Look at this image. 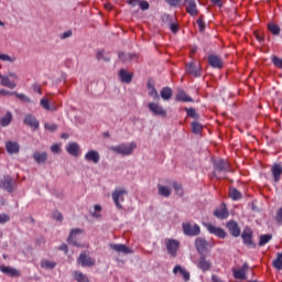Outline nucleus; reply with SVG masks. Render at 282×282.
<instances>
[{"label":"nucleus","instance_id":"09e8293b","mask_svg":"<svg viewBox=\"0 0 282 282\" xmlns=\"http://www.w3.org/2000/svg\"><path fill=\"white\" fill-rule=\"evenodd\" d=\"M0 61H3L4 63H14V61H17V58L11 57L8 54H1L0 53Z\"/></svg>","mask_w":282,"mask_h":282},{"label":"nucleus","instance_id":"e2e57ef3","mask_svg":"<svg viewBox=\"0 0 282 282\" xmlns=\"http://www.w3.org/2000/svg\"><path fill=\"white\" fill-rule=\"evenodd\" d=\"M275 219L279 224H282V207L278 210Z\"/></svg>","mask_w":282,"mask_h":282},{"label":"nucleus","instance_id":"bb28decb","mask_svg":"<svg viewBox=\"0 0 282 282\" xmlns=\"http://www.w3.org/2000/svg\"><path fill=\"white\" fill-rule=\"evenodd\" d=\"M119 78H121V83H126L127 85H129V83L133 80V74H130L126 69H121L119 72Z\"/></svg>","mask_w":282,"mask_h":282},{"label":"nucleus","instance_id":"3c124183","mask_svg":"<svg viewBox=\"0 0 282 282\" xmlns=\"http://www.w3.org/2000/svg\"><path fill=\"white\" fill-rule=\"evenodd\" d=\"M272 63L275 65L279 69H282V58L278 57L276 55H273Z\"/></svg>","mask_w":282,"mask_h":282},{"label":"nucleus","instance_id":"49530a36","mask_svg":"<svg viewBox=\"0 0 282 282\" xmlns=\"http://www.w3.org/2000/svg\"><path fill=\"white\" fill-rule=\"evenodd\" d=\"M185 111L189 118L194 120H199V113L195 110V108H185Z\"/></svg>","mask_w":282,"mask_h":282},{"label":"nucleus","instance_id":"f257e3e1","mask_svg":"<svg viewBox=\"0 0 282 282\" xmlns=\"http://www.w3.org/2000/svg\"><path fill=\"white\" fill-rule=\"evenodd\" d=\"M138 145L135 143H121L119 145H111L109 148V151H112V153H117V155H132L133 151H135V148Z\"/></svg>","mask_w":282,"mask_h":282},{"label":"nucleus","instance_id":"37998d69","mask_svg":"<svg viewBox=\"0 0 282 282\" xmlns=\"http://www.w3.org/2000/svg\"><path fill=\"white\" fill-rule=\"evenodd\" d=\"M96 56L98 61H105L106 63L111 61V56H109V54H105V51H98Z\"/></svg>","mask_w":282,"mask_h":282},{"label":"nucleus","instance_id":"b1692460","mask_svg":"<svg viewBox=\"0 0 282 282\" xmlns=\"http://www.w3.org/2000/svg\"><path fill=\"white\" fill-rule=\"evenodd\" d=\"M241 238L243 243H246L248 248H257V245H254V242L252 241V231H245L241 235Z\"/></svg>","mask_w":282,"mask_h":282},{"label":"nucleus","instance_id":"4be33fe9","mask_svg":"<svg viewBox=\"0 0 282 282\" xmlns=\"http://www.w3.org/2000/svg\"><path fill=\"white\" fill-rule=\"evenodd\" d=\"M175 100L177 102H194V100L191 98V96H188L186 94V91L178 89L176 96H175Z\"/></svg>","mask_w":282,"mask_h":282},{"label":"nucleus","instance_id":"de8ad7c7","mask_svg":"<svg viewBox=\"0 0 282 282\" xmlns=\"http://www.w3.org/2000/svg\"><path fill=\"white\" fill-rule=\"evenodd\" d=\"M40 105L46 111H54V108H52V106H50V100L47 98H42L40 101Z\"/></svg>","mask_w":282,"mask_h":282},{"label":"nucleus","instance_id":"c85d7f7f","mask_svg":"<svg viewBox=\"0 0 282 282\" xmlns=\"http://www.w3.org/2000/svg\"><path fill=\"white\" fill-rule=\"evenodd\" d=\"M33 159L37 164H45L47 162V153L45 152H34Z\"/></svg>","mask_w":282,"mask_h":282},{"label":"nucleus","instance_id":"bf43d9fd","mask_svg":"<svg viewBox=\"0 0 282 282\" xmlns=\"http://www.w3.org/2000/svg\"><path fill=\"white\" fill-rule=\"evenodd\" d=\"M52 153H59L61 152V144L55 143L51 147Z\"/></svg>","mask_w":282,"mask_h":282},{"label":"nucleus","instance_id":"393cba45","mask_svg":"<svg viewBox=\"0 0 282 282\" xmlns=\"http://www.w3.org/2000/svg\"><path fill=\"white\" fill-rule=\"evenodd\" d=\"M227 228L232 237H239V235H241V229H239V225H237L235 221H228Z\"/></svg>","mask_w":282,"mask_h":282},{"label":"nucleus","instance_id":"1a4fd4ad","mask_svg":"<svg viewBox=\"0 0 282 282\" xmlns=\"http://www.w3.org/2000/svg\"><path fill=\"white\" fill-rule=\"evenodd\" d=\"M148 109L154 115V116H161L162 118H166V111L160 104L155 102H149Z\"/></svg>","mask_w":282,"mask_h":282},{"label":"nucleus","instance_id":"f704fd0d","mask_svg":"<svg viewBox=\"0 0 282 282\" xmlns=\"http://www.w3.org/2000/svg\"><path fill=\"white\" fill-rule=\"evenodd\" d=\"M148 94L153 98V100H158L160 98V94H158V89H155V86L153 84L148 83Z\"/></svg>","mask_w":282,"mask_h":282},{"label":"nucleus","instance_id":"a878e982","mask_svg":"<svg viewBox=\"0 0 282 282\" xmlns=\"http://www.w3.org/2000/svg\"><path fill=\"white\" fill-rule=\"evenodd\" d=\"M229 213L228 209H226V205L223 204V206L214 212V217H217L218 219H227Z\"/></svg>","mask_w":282,"mask_h":282},{"label":"nucleus","instance_id":"20e7f679","mask_svg":"<svg viewBox=\"0 0 282 282\" xmlns=\"http://www.w3.org/2000/svg\"><path fill=\"white\" fill-rule=\"evenodd\" d=\"M124 195H127V189H115L112 192V200L115 203V206L119 209L122 210V204L121 202H124Z\"/></svg>","mask_w":282,"mask_h":282},{"label":"nucleus","instance_id":"58836bf2","mask_svg":"<svg viewBox=\"0 0 282 282\" xmlns=\"http://www.w3.org/2000/svg\"><path fill=\"white\" fill-rule=\"evenodd\" d=\"M272 265L275 268V270H282V252L276 253V259L272 261Z\"/></svg>","mask_w":282,"mask_h":282},{"label":"nucleus","instance_id":"8fccbe9b","mask_svg":"<svg viewBox=\"0 0 282 282\" xmlns=\"http://www.w3.org/2000/svg\"><path fill=\"white\" fill-rule=\"evenodd\" d=\"M199 32H204L206 30V24L204 23V15H200L196 21Z\"/></svg>","mask_w":282,"mask_h":282},{"label":"nucleus","instance_id":"6e6d98bb","mask_svg":"<svg viewBox=\"0 0 282 282\" xmlns=\"http://www.w3.org/2000/svg\"><path fill=\"white\" fill-rule=\"evenodd\" d=\"M173 188L177 193V195H180V196L183 195L182 185H180L178 183H173Z\"/></svg>","mask_w":282,"mask_h":282},{"label":"nucleus","instance_id":"2f4dec72","mask_svg":"<svg viewBox=\"0 0 282 282\" xmlns=\"http://www.w3.org/2000/svg\"><path fill=\"white\" fill-rule=\"evenodd\" d=\"M1 186L8 193H12V177L4 176L3 180L1 181Z\"/></svg>","mask_w":282,"mask_h":282},{"label":"nucleus","instance_id":"f3484780","mask_svg":"<svg viewBox=\"0 0 282 282\" xmlns=\"http://www.w3.org/2000/svg\"><path fill=\"white\" fill-rule=\"evenodd\" d=\"M78 235H83V229L80 228L72 229L68 236V243H72L73 246H80L78 245V239H76Z\"/></svg>","mask_w":282,"mask_h":282},{"label":"nucleus","instance_id":"ddd939ff","mask_svg":"<svg viewBox=\"0 0 282 282\" xmlns=\"http://www.w3.org/2000/svg\"><path fill=\"white\" fill-rule=\"evenodd\" d=\"M186 73L192 74V76H195L196 78L202 76V68L197 64L188 63L185 66Z\"/></svg>","mask_w":282,"mask_h":282},{"label":"nucleus","instance_id":"864d4df0","mask_svg":"<svg viewBox=\"0 0 282 282\" xmlns=\"http://www.w3.org/2000/svg\"><path fill=\"white\" fill-rule=\"evenodd\" d=\"M172 8H177L182 3V0H165Z\"/></svg>","mask_w":282,"mask_h":282},{"label":"nucleus","instance_id":"13d9d810","mask_svg":"<svg viewBox=\"0 0 282 282\" xmlns=\"http://www.w3.org/2000/svg\"><path fill=\"white\" fill-rule=\"evenodd\" d=\"M139 6L141 10H149V3L145 0H139Z\"/></svg>","mask_w":282,"mask_h":282},{"label":"nucleus","instance_id":"ea45409f","mask_svg":"<svg viewBox=\"0 0 282 282\" xmlns=\"http://www.w3.org/2000/svg\"><path fill=\"white\" fill-rule=\"evenodd\" d=\"M12 122V112H7L4 117L0 119L1 127H8Z\"/></svg>","mask_w":282,"mask_h":282},{"label":"nucleus","instance_id":"473e14b6","mask_svg":"<svg viewBox=\"0 0 282 282\" xmlns=\"http://www.w3.org/2000/svg\"><path fill=\"white\" fill-rule=\"evenodd\" d=\"M158 191H159V195L161 197H171V193H173L171 187L164 186V185H160V184L158 185Z\"/></svg>","mask_w":282,"mask_h":282},{"label":"nucleus","instance_id":"680f3d73","mask_svg":"<svg viewBox=\"0 0 282 282\" xmlns=\"http://www.w3.org/2000/svg\"><path fill=\"white\" fill-rule=\"evenodd\" d=\"M102 210V207L100 205H95V212L93 213V217H100V215L96 213H100Z\"/></svg>","mask_w":282,"mask_h":282},{"label":"nucleus","instance_id":"a18cd8bd","mask_svg":"<svg viewBox=\"0 0 282 282\" xmlns=\"http://www.w3.org/2000/svg\"><path fill=\"white\" fill-rule=\"evenodd\" d=\"M192 131L193 133H202V131H204V126H202V123L197 122V121H193L192 122Z\"/></svg>","mask_w":282,"mask_h":282},{"label":"nucleus","instance_id":"dca6fc26","mask_svg":"<svg viewBox=\"0 0 282 282\" xmlns=\"http://www.w3.org/2000/svg\"><path fill=\"white\" fill-rule=\"evenodd\" d=\"M230 171V163L221 160L215 163L216 173H228Z\"/></svg>","mask_w":282,"mask_h":282},{"label":"nucleus","instance_id":"6ab92c4d","mask_svg":"<svg viewBox=\"0 0 282 282\" xmlns=\"http://www.w3.org/2000/svg\"><path fill=\"white\" fill-rule=\"evenodd\" d=\"M66 151L69 155H73V158H78V155H80V145L76 142L69 143Z\"/></svg>","mask_w":282,"mask_h":282},{"label":"nucleus","instance_id":"a211bd4d","mask_svg":"<svg viewBox=\"0 0 282 282\" xmlns=\"http://www.w3.org/2000/svg\"><path fill=\"white\" fill-rule=\"evenodd\" d=\"M250 267L248 263H245L241 269L234 270V276L235 279H239L240 281H246V272H248V269Z\"/></svg>","mask_w":282,"mask_h":282},{"label":"nucleus","instance_id":"79ce46f5","mask_svg":"<svg viewBox=\"0 0 282 282\" xmlns=\"http://www.w3.org/2000/svg\"><path fill=\"white\" fill-rule=\"evenodd\" d=\"M271 240H272V235H270V234L261 235L258 246L261 248V247L265 246V243L270 242Z\"/></svg>","mask_w":282,"mask_h":282},{"label":"nucleus","instance_id":"aec40b11","mask_svg":"<svg viewBox=\"0 0 282 282\" xmlns=\"http://www.w3.org/2000/svg\"><path fill=\"white\" fill-rule=\"evenodd\" d=\"M0 272L3 274H7L8 276H20L21 273L19 270L12 268V267H6L3 264L0 265Z\"/></svg>","mask_w":282,"mask_h":282},{"label":"nucleus","instance_id":"c756f323","mask_svg":"<svg viewBox=\"0 0 282 282\" xmlns=\"http://www.w3.org/2000/svg\"><path fill=\"white\" fill-rule=\"evenodd\" d=\"M119 58L120 61H122V63H129V61H135V58H138V55L133 53L119 52Z\"/></svg>","mask_w":282,"mask_h":282},{"label":"nucleus","instance_id":"2eb2a0df","mask_svg":"<svg viewBox=\"0 0 282 282\" xmlns=\"http://www.w3.org/2000/svg\"><path fill=\"white\" fill-rule=\"evenodd\" d=\"M208 63L210 67H215L216 69H221V67H224V62L221 61V57L217 55H209Z\"/></svg>","mask_w":282,"mask_h":282},{"label":"nucleus","instance_id":"e433bc0d","mask_svg":"<svg viewBox=\"0 0 282 282\" xmlns=\"http://www.w3.org/2000/svg\"><path fill=\"white\" fill-rule=\"evenodd\" d=\"M229 197L234 199V202H237L241 199L242 195L241 192H239L237 188L232 187L229 189Z\"/></svg>","mask_w":282,"mask_h":282},{"label":"nucleus","instance_id":"c9c22d12","mask_svg":"<svg viewBox=\"0 0 282 282\" xmlns=\"http://www.w3.org/2000/svg\"><path fill=\"white\" fill-rule=\"evenodd\" d=\"M172 97H173V89H171L170 87H164L161 90V98L163 100H171Z\"/></svg>","mask_w":282,"mask_h":282},{"label":"nucleus","instance_id":"4c0bfd02","mask_svg":"<svg viewBox=\"0 0 282 282\" xmlns=\"http://www.w3.org/2000/svg\"><path fill=\"white\" fill-rule=\"evenodd\" d=\"M268 30L271 32V34H274V36H279V34H281V28L275 23H269Z\"/></svg>","mask_w":282,"mask_h":282},{"label":"nucleus","instance_id":"39448f33","mask_svg":"<svg viewBox=\"0 0 282 282\" xmlns=\"http://www.w3.org/2000/svg\"><path fill=\"white\" fill-rule=\"evenodd\" d=\"M204 226L210 235H215L216 237H219V239H226V230L221 227H217L210 223H204Z\"/></svg>","mask_w":282,"mask_h":282},{"label":"nucleus","instance_id":"9d476101","mask_svg":"<svg viewBox=\"0 0 282 282\" xmlns=\"http://www.w3.org/2000/svg\"><path fill=\"white\" fill-rule=\"evenodd\" d=\"M195 248L198 254H204V252L208 250V241H206V238H202V237L196 238Z\"/></svg>","mask_w":282,"mask_h":282},{"label":"nucleus","instance_id":"cd10ccee","mask_svg":"<svg viewBox=\"0 0 282 282\" xmlns=\"http://www.w3.org/2000/svg\"><path fill=\"white\" fill-rule=\"evenodd\" d=\"M0 85H2L3 87H8L9 89H14L17 87V84L10 80V77L6 75H0Z\"/></svg>","mask_w":282,"mask_h":282},{"label":"nucleus","instance_id":"774afa93","mask_svg":"<svg viewBox=\"0 0 282 282\" xmlns=\"http://www.w3.org/2000/svg\"><path fill=\"white\" fill-rule=\"evenodd\" d=\"M212 281H213V282H224V281H221V279H219V276H217V275H212Z\"/></svg>","mask_w":282,"mask_h":282},{"label":"nucleus","instance_id":"4468645a","mask_svg":"<svg viewBox=\"0 0 282 282\" xmlns=\"http://www.w3.org/2000/svg\"><path fill=\"white\" fill-rule=\"evenodd\" d=\"M86 162H93V164H98L100 162V153L96 150H90L85 154Z\"/></svg>","mask_w":282,"mask_h":282},{"label":"nucleus","instance_id":"5fc2aeb1","mask_svg":"<svg viewBox=\"0 0 282 282\" xmlns=\"http://www.w3.org/2000/svg\"><path fill=\"white\" fill-rule=\"evenodd\" d=\"M44 127L45 129H47V131H56V129H58V126H56V123H45Z\"/></svg>","mask_w":282,"mask_h":282},{"label":"nucleus","instance_id":"9b49d317","mask_svg":"<svg viewBox=\"0 0 282 282\" xmlns=\"http://www.w3.org/2000/svg\"><path fill=\"white\" fill-rule=\"evenodd\" d=\"M271 173H272L273 182H275V184L281 182V177H282V165H281V163H274L271 166Z\"/></svg>","mask_w":282,"mask_h":282},{"label":"nucleus","instance_id":"6e6552de","mask_svg":"<svg viewBox=\"0 0 282 282\" xmlns=\"http://www.w3.org/2000/svg\"><path fill=\"white\" fill-rule=\"evenodd\" d=\"M184 8L191 17H197L199 14V10H197V3L195 0H184Z\"/></svg>","mask_w":282,"mask_h":282},{"label":"nucleus","instance_id":"f03ea898","mask_svg":"<svg viewBox=\"0 0 282 282\" xmlns=\"http://www.w3.org/2000/svg\"><path fill=\"white\" fill-rule=\"evenodd\" d=\"M183 232L187 237H197L202 232V229L199 228V225H192L191 223H184Z\"/></svg>","mask_w":282,"mask_h":282},{"label":"nucleus","instance_id":"69168bd1","mask_svg":"<svg viewBox=\"0 0 282 282\" xmlns=\"http://www.w3.org/2000/svg\"><path fill=\"white\" fill-rule=\"evenodd\" d=\"M14 91H8L7 89H0V96H12Z\"/></svg>","mask_w":282,"mask_h":282},{"label":"nucleus","instance_id":"052dcab7","mask_svg":"<svg viewBox=\"0 0 282 282\" xmlns=\"http://www.w3.org/2000/svg\"><path fill=\"white\" fill-rule=\"evenodd\" d=\"M126 3H128V6H131V8H135V6H139L140 0H126Z\"/></svg>","mask_w":282,"mask_h":282},{"label":"nucleus","instance_id":"c03bdc74","mask_svg":"<svg viewBox=\"0 0 282 282\" xmlns=\"http://www.w3.org/2000/svg\"><path fill=\"white\" fill-rule=\"evenodd\" d=\"M11 95L15 96L18 100H21V102H32V99H30L25 94L11 93Z\"/></svg>","mask_w":282,"mask_h":282},{"label":"nucleus","instance_id":"338daca9","mask_svg":"<svg viewBox=\"0 0 282 282\" xmlns=\"http://www.w3.org/2000/svg\"><path fill=\"white\" fill-rule=\"evenodd\" d=\"M72 36V31H66L62 34V39H69Z\"/></svg>","mask_w":282,"mask_h":282},{"label":"nucleus","instance_id":"603ef678","mask_svg":"<svg viewBox=\"0 0 282 282\" xmlns=\"http://www.w3.org/2000/svg\"><path fill=\"white\" fill-rule=\"evenodd\" d=\"M52 217L56 221H63V214H61L58 210L53 212Z\"/></svg>","mask_w":282,"mask_h":282},{"label":"nucleus","instance_id":"f8f14e48","mask_svg":"<svg viewBox=\"0 0 282 282\" xmlns=\"http://www.w3.org/2000/svg\"><path fill=\"white\" fill-rule=\"evenodd\" d=\"M111 250L115 252H122L123 254H133V249L127 247V245L110 243Z\"/></svg>","mask_w":282,"mask_h":282},{"label":"nucleus","instance_id":"423d86ee","mask_svg":"<svg viewBox=\"0 0 282 282\" xmlns=\"http://www.w3.org/2000/svg\"><path fill=\"white\" fill-rule=\"evenodd\" d=\"M165 248L171 257H177V251L180 250V241L175 239H166Z\"/></svg>","mask_w":282,"mask_h":282},{"label":"nucleus","instance_id":"5701e85b","mask_svg":"<svg viewBox=\"0 0 282 282\" xmlns=\"http://www.w3.org/2000/svg\"><path fill=\"white\" fill-rule=\"evenodd\" d=\"M6 149H7V153H9V155H14V153H19L21 147L17 142L8 141L6 143Z\"/></svg>","mask_w":282,"mask_h":282},{"label":"nucleus","instance_id":"7ed1b4c3","mask_svg":"<svg viewBox=\"0 0 282 282\" xmlns=\"http://www.w3.org/2000/svg\"><path fill=\"white\" fill-rule=\"evenodd\" d=\"M77 263L82 265V268H91V265H96V259H93L84 251L77 258Z\"/></svg>","mask_w":282,"mask_h":282},{"label":"nucleus","instance_id":"0eeeda50","mask_svg":"<svg viewBox=\"0 0 282 282\" xmlns=\"http://www.w3.org/2000/svg\"><path fill=\"white\" fill-rule=\"evenodd\" d=\"M197 268L202 270V272H208L213 268V262L206 259V254L202 253L198 258Z\"/></svg>","mask_w":282,"mask_h":282},{"label":"nucleus","instance_id":"412c9836","mask_svg":"<svg viewBox=\"0 0 282 282\" xmlns=\"http://www.w3.org/2000/svg\"><path fill=\"white\" fill-rule=\"evenodd\" d=\"M23 122L24 124H28V127H31V129H39V120L30 113L24 117Z\"/></svg>","mask_w":282,"mask_h":282},{"label":"nucleus","instance_id":"72a5a7b5","mask_svg":"<svg viewBox=\"0 0 282 282\" xmlns=\"http://www.w3.org/2000/svg\"><path fill=\"white\" fill-rule=\"evenodd\" d=\"M73 276L76 282H89V278L87 276V274L80 271H74Z\"/></svg>","mask_w":282,"mask_h":282},{"label":"nucleus","instance_id":"7c9ffc66","mask_svg":"<svg viewBox=\"0 0 282 282\" xmlns=\"http://www.w3.org/2000/svg\"><path fill=\"white\" fill-rule=\"evenodd\" d=\"M174 274H177V272H180V274L183 276L184 281H191V273L188 271H186L184 268H182L181 265H176L173 269Z\"/></svg>","mask_w":282,"mask_h":282},{"label":"nucleus","instance_id":"4d7b16f0","mask_svg":"<svg viewBox=\"0 0 282 282\" xmlns=\"http://www.w3.org/2000/svg\"><path fill=\"white\" fill-rule=\"evenodd\" d=\"M10 221V216L8 214L0 215V224H8Z\"/></svg>","mask_w":282,"mask_h":282},{"label":"nucleus","instance_id":"0e129e2a","mask_svg":"<svg viewBox=\"0 0 282 282\" xmlns=\"http://www.w3.org/2000/svg\"><path fill=\"white\" fill-rule=\"evenodd\" d=\"M178 30H180V26L177 24L175 23L171 24V31L173 32V34H177Z\"/></svg>","mask_w":282,"mask_h":282},{"label":"nucleus","instance_id":"a19ab883","mask_svg":"<svg viewBox=\"0 0 282 282\" xmlns=\"http://www.w3.org/2000/svg\"><path fill=\"white\" fill-rule=\"evenodd\" d=\"M41 268H43L44 270H54V268H56V262H52L50 260H43L41 262Z\"/></svg>","mask_w":282,"mask_h":282}]
</instances>
